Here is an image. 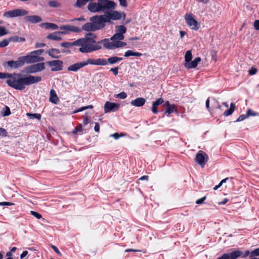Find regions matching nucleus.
<instances>
[{
	"label": "nucleus",
	"instance_id": "obj_1",
	"mask_svg": "<svg viewBox=\"0 0 259 259\" xmlns=\"http://www.w3.org/2000/svg\"><path fill=\"white\" fill-rule=\"evenodd\" d=\"M117 5L114 1L109 0H98L97 2H91L88 6V10L92 13L102 12L104 15L100 16H125L124 13L115 10Z\"/></svg>",
	"mask_w": 259,
	"mask_h": 259
},
{
	"label": "nucleus",
	"instance_id": "obj_2",
	"mask_svg": "<svg viewBox=\"0 0 259 259\" xmlns=\"http://www.w3.org/2000/svg\"><path fill=\"white\" fill-rule=\"evenodd\" d=\"M21 75L19 73H14L12 75L10 79L6 80V82L14 89L23 90L25 88L26 85L36 83L41 80V77L40 76L29 75L25 77H21Z\"/></svg>",
	"mask_w": 259,
	"mask_h": 259
},
{
	"label": "nucleus",
	"instance_id": "obj_3",
	"mask_svg": "<svg viewBox=\"0 0 259 259\" xmlns=\"http://www.w3.org/2000/svg\"><path fill=\"white\" fill-rule=\"evenodd\" d=\"M96 35L92 33L86 34L84 38L78 39V46H80L79 51L82 53H88L100 50L102 46L100 42L95 40Z\"/></svg>",
	"mask_w": 259,
	"mask_h": 259
},
{
	"label": "nucleus",
	"instance_id": "obj_4",
	"mask_svg": "<svg viewBox=\"0 0 259 259\" xmlns=\"http://www.w3.org/2000/svg\"><path fill=\"white\" fill-rule=\"evenodd\" d=\"M121 18H122L121 23L123 25H126L131 21L128 17H91L90 21L93 22L95 30H97L103 28L106 22H110L111 20H120Z\"/></svg>",
	"mask_w": 259,
	"mask_h": 259
},
{
	"label": "nucleus",
	"instance_id": "obj_5",
	"mask_svg": "<svg viewBox=\"0 0 259 259\" xmlns=\"http://www.w3.org/2000/svg\"><path fill=\"white\" fill-rule=\"evenodd\" d=\"M106 62L105 60L100 59H93L89 58L85 61L77 62L73 64L70 65L67 68V70L69 71L77 72L80 69L84 67L88 64L92 65H104L106 64Z\"/></svg>",
	"mask_w": 259,
	"mask_h": 259
},
{
	"label": "nucleus",
	"instance_id": "obj_6",
	"mask_svg": "<svg viewBox=\"0 0 259 259\" xmlns=\"http://www.w3.org/2000/svg\"><path fill=\"white\" fill-rule=\"evenodd\" d=\"M25 62L28 63L27 56L20 57L16 61H8L5 63L10 67L16 69L23 66Z\"/></svg>",
	"mask_w": 259,
	"mask_h": 259
},
{
	"label": "nucleus",
	"instance_id": "obj_7",
	"mask_svg": "<svg viewBox=\"0 0 259 259\" xmlns=\"http://www.w3.org/2000/svg\"><path fill=\"white\" fill-rule=\"evenodd\" d=\"M45 69L44 63H39L26 67L24 70L26 73L31 74L42 71Z\"/></svg>",
	"mask_w": 259,
	"mask_h": 259
},
{
	"label": "nucleus",
	"instance_id": "obj_8",
	"mask_svg": "<svg viewBox=\"0 0 259 259\" xmlns=\"http://www.w3.org/2000/svg\"><path fill=\"white\" fill-rule=\"evenodd\" d=\"M48 66L52 67L51 71L53 72L61 71L63 69V62L60 60H54L46 62Z\"/></svg>",
	"mask_w": 259,
	"mask_h": 259
},
{
	"label": "nucleus",
	"instance_id": "obj_9",
	"mask_svg": "<svg viewBox=\"0 0 259 259\" xmlns=\"http://www.w3.org/2000/svg\"><path fill=\"white\" fill-rule=\"evenodd\" d=\"M195 161L202 167H203L208 160V156L203 151H199L195 157Z\"/></svg>",
	"mask_w": 259,
	"mask_h": 259
},
{
	"label": "nucleus",
	"instance_id": "obj_10",
	"mask_svg": "<svg viewBox=\"0 0 259 259\" xmlns=\"http://www.w3.org/2000/svg\"><path fill=\"white\" fill-rule=\"evenodd\" d=\"M29 13L24 9H17L12 11L6 12L3 16H23L27 15Z\"/></svg>",
	"mask_w": 259,
	"mask_h": 259
},
{
	"label": "nucleus",
	"instance_id": "obj_11",
	"mask_svg": "<svg viewBox=\"0 0 259 259\" xmlns=\"http://www.w3.org/2000/svg\"><path fill=\"white\" fill-rule=\"evenodd\" d=\"M119 107V104L107 101L104 105V112L105 113L111 112H115L118 110Z\"/></svg>",
	"mask_w": 259,
	"mask_h": 259
},
{
	"label": "nucleus",
	"instance_id": "obj_12",
	"mask_svg": "<svg viewBox=\"0 0 259 259\" xmlns=\"http://www.w3.org/2000/svg\"><path fill=\"white\" fill-rule=\"evenodd\" d=\"M60 29L62 30L61 33L62 34H66L68 31L73 32H80L81 31V29L80 28L71 25L61 26L60 27Z\"/></svg>",
	"mask_w": 259,
	"mask_h": 259
},
{
	"label": "nucleus",
	"instance_id": "obj_13",
	"mask_svg": "<svg viewBox=\"0 0 259 259\" xmlns=\"http://www.w3.org/2000/svg\"><path fill=\"white\" fill-rule=\"evenodd\" d=\"M188 25L192 29L197 30L200 27L199 23L196 21L194 17H185Z\"/></svg>",
	"mask_w": 259,
	"mask_h": 259
},
{
	"label": "nucleus",
	"instance_id": "obj_14",
	"mask_svg": "<svg viewBox=\"0 0 259 259\" xmlns=\"http://www.w3.org/2000/svg\"><path fill=\"white\" fill-rule=\"evenodd\" d=\"M98 59L100 60H105L106 62V64L104 65H100L101 66H105L108 64V63L110 64H114L117 63L119 61H120L123 60L122 58L121 57H118L116 56H112L111 57H109V58L106 60V59H101V58H98Z\"/></svg>",
	"mask_w": 259,
	"mask_h": 259
},
{
	"label": "nucleus",
	"instance_id": "obj_15",
	"mask_svg": "<svg viewBox=\"0 0 259 259\" xmlns=\"http://www.w3.org/2000/svg\"><path fill=\"white\" fill-rule=\"evenodd\" d=\"M146 102L144 98L139 97L131 102V104L135 107H142Z\"/></svg>",
	"mask_w": 259,
	"mask_h": 259
},
{
	"label": "nucleus",
	"instance_id": "obj_16",
	"mask_svg": "<svg viewBox=\"0 0 259 259\" xmlns=\"http://www.w3.org/2000/svg\"><path fill=\"white\" fill-rule=\"evenodd\" d=\"M98 42H100V46H101V44H103L104 47L106 49H114V42H110L109 41L108 39L105 38L100 41H99Z\"/></svg>",
	"mask_w": 259,
	"mask_h": 259
},
{
	"label": "nucleus",
	"instance_id": "obj_17",
	"mask_svg": "<svg viewBox=\"0 0 259 259\" xmlns=\"http://www.w3.org/2000/svg\"><path fill=\"white\" fill-rule=\"evenodd\" d=\"M201 61V58L200 57H196L195 59L190 61L189 63H185V66L186 68H195L199 62Z\"/></svg>",
	"mask_w": 259,
	"mask_h": 259
},
{
	"label": "nucleus",
	"instance_id": "obj_18",
	"mask_svg": "<svg viewBox=\"0 0 259 259\" xmlns=\"http://www.w3.org/2000/svg\"><path fill=\"white\" fill-rule=\"evenodd\" d=\"M27 58L28 59V63L43 61L45 60L44 58L42 57L35 55H28L27 56Z\"/></svg>",
	"mask_w": 259,
	"mask_h": 259
},
{
	"label": "nucleus",
	"instance_id": "obj_19",
	"mask_svg": "<svg viewBox=\"0 0 259 259\" xmlns=\"http://www.w3.org/2000/svg\"><path fill=\"white\" fill-rule=\"evenodd\" d=\"M165 113L170 114L177 110L176 106L174 104H170L168 101H166L165 103Z\"/></svg>",
	"mask_w": 259,
	"mask_h": 259
},
{
	"label": "nucleus",
	"instance_id": "obj_20",
	"mask_svg": "<svg viewBox=\"0 0 259 259\" xmlns=\"http://www.w3.org/2000/svg\"><path fill=\"white\" fill-rule=\"evenodd\" d=\"M50 95V101L55 104H57L59 102V99L54 90L52 89L51 90Z\"/></svg>",
	"mask_w": 259,
	"mask_h": 259
},
{
	"label": "nucleus",
	"instance_id": "obj_21",
	"mask_svg": "<svg viewBox=\"0 0 259 259\" xmlns=\"http://www.w3.org/2000/svg\"><path fill=\"white\" fill-rule=\"evenodd\" d=\"M61 33L59 31L54 32L49 34L47 38L49 39L54 40H60L62 39V37L61 36Z\"/></svg>",
	"mask_w": 259,
	"mask_h": 259
},
{
	"label": "nucleus",
	"instance_id": "obj_22",
	"mask_svg": "<svg viewBox=\"0 0 259 259\" xmlns=\"http://www.w3.org/2000/svg\"><path fill=\"white\" fill-rule=\"evenodd\" d=\"M60 53V51L57 49H50L48 53L49 55L53 58L58 59L60 58V56L58 55Z\"/></svg>",
	"mask_w": 259,
	"mask_h": 259
},
{
	"label": "nucleus",
	"instance_id": "obj_23",
	"mask_svg": "<svg viewBox=\"0 0 259 259\" xmlns=\"http://www.w3.org/2000/svg\"><path fill=\"white\" fill-rule=\"evenodd\" d=\"M41 27L45 28L46 29H49L51 30H56L58 28V26L54 24L51 23H44L40 24Z\"/></svg>",
	"mask_w": 259,
	"mask_h": 259
},
{
	"label": "nucleus",
	"instance_id": "obj_24",
	"mask_svg": "<svg viewBox=\"0 0 259 259\" xmlns=\"http://www.w3.org/2000/svg\"><path fill=\"white\" fill-rule=\"evenodd\" d=\"M81 30H83L85 31H96L94 26H93V24L92 22L90 23H87L84 24L82 26Z\"/></svg>",
	"mask_w": 259,
	"mask_h": 259
},
{
	"label": "nucleus",
	"instance_id": "obj_25",
	"mask_svg": "<svg viewBox=\"0 0 259 259\" xmlns=\"http://www.w3.org/2000/svg\"><path fill=\"white\" fill-rule=\"evenodd\" d=\"M78 39H77L76 40H75L73 42H63L60 44V45L62 47L69 48L72 46H78Z\"/></svg>",
	"mask_w": 259,
	"mask_h": 259
},
{
	"label": "nucleus",
	"instance_id": "obj_26",
	"mask_svg": "<svg viewBox=\"0 0 259 259\" xmlns=\"http://www.w3.org/2000/svg\"><path fill=\"white\" fill-rule=\"evenodd\" d=\"M242 252L240 250H235L230 253H228L229 259H236L241 255Z\"/></svg>",
	"mask_w": 259,
	"mask_h": 259
},
{
	"label": "nucleus",
	"instance_id": "obj_27",
	"mask_svg": "<svg viewBox=\"0 0 259 259\" xmlns=\"http://www.w3.org/2000/svg\"><path fill=\"white\" fill-rule=\"evenodd\" d=\"M142 56V54L139 52H134L132 50H128L125 52L124 56L125 57H128L130 56H136L140 57Z\"/></svg>",
	"mask_w": 259,
	"mask_h": 259
},
{
	"label": "nucleus",
	"instance_id": "obj_28",
	"mask_svg": "<svg viewBox=\"0 0 259 259\" xmlns=\"http://www.w3.org/2000/svg\"><path fill=\"white\" fill-rule=\"evenodd\" d=\"M126 31V28L123 25L115 26V32L123 35Z\"/></svg>",
	"mask_w": 259,
	"mask_h": 259
},
{
	"label": "nucleus",
	"instance_id": "obj_29",
	"mask_svg": "<svg viewBox=\"0 0 259 259\" xmlns=\"http://www.w3.org/2000/svg\"><path fill=\"white\" fill-rule=\"evenodd\" d=\"M235 108V104L233 103H231L230 104V107L229 109L227 110L224 112V115L227 116L231 115L234 111Z\"/></svg>",
	"mask_w": 259,
	"mask_h": 259
},
{
	"label": "nucleus",
	"instance_id": "obj_30",
	"mask_svg": "<svg viewBox=\"0 0 259 259\" xmlns=\"http://www.w3.org/2000/svg\"><path fill=\"white\" fill-rule=\"evenodd\" d=\"M26 22L31 23H36L41 21V17H25Z\"/></svg>",
	"mask_w": 259,
	"mask_h": 259
},
{
	"label": "nucleus",
	"instance_id": "obj_31",
	"mask_svg": "<svg viewBox=\"0 0 259 259\" xmlns=\"http://www.w3.org/2000/svg\"><path fill=\"white\" fill-rule=\"evenodd\" d=\"M111 40L114 41V42L116 41V40H121L124 39L123 35L116 32L111 37Z\"/></svg>",
	"mask_w": 259,
	"mask_h": 259
},
{
	"label": "nucleus",
	"instance_id": "obj_32",
	"mask_svg": "<svg viewBox=\"0 0 259 259\" xmlns=\"http://www.w3.org/2000/svg\"><path fill=\"white\" fill-rule=\"evenodd\" d=\"M10 41L13 42H24L25 41V38L24 37H19L18 36H15L10 37Z\"/></svg>",
	"mask_w": 259,
	"mask_h": 259
},
{
	"label": "nucleus",
	"instance_id": "obj_33",
	"mask_svg": "<svg viewBox=\"0 0 259 259\" xmlns=\"http://www.w3.org/2000/svg\"><path fill=\"white\" fill-rule=\"evenodd\" d=\"M87 0H77L74 4V7L76 8H81L83 7L87 3Z\"/></svg>",
	"mask_w": 259,
	"mask_h": 259
},
{
	"label": "nucleus",
	"instance_id": "obj_34",
	"mask_svg": "<svg viewBox=\"0 0 259 259\" xmlns=\"http://www.w3.org/2000/svg\"><path fill=\"white\" fill-rule=\"evenodd\" d=\"M192 58V56L191 51L190 50L187 51L185 56V60L186 62L185 63H189L191 61Z\"/></svg>",
	"mask_w": 259,
	"mask_h": 259
},
{
	"label": "nucleus",
	"instance_id": "obj_35",
	"mask_svg": "<svg viewBox=\"0 0 259 259\" xmlns=\"http://www.w3.org/2000/svg\"><path fill=\"white\" fill-rule=\"evenodd\" d=\"M27 116L30 118V119L36 118L40 120L41 118V115L39 113H27Z\"/></svg>",
	"mask_w": 259,
	"mask_h": 259
},
{
	"label": "nucleus",
	"instance_id": "obj_36",
	"mask_svg": "<svg viewBox=\"0 0 259 259\" xmlns=\"http://www.w3.org/2000/svg\"><path fill=\"white\" fill-rule=\"evenodd\" d=\"M114 97L116 98H119L121 99H124L127 97V94L126 93L122 92L118 94H115Z\"/></svg>",
	"mask_w": 259,
	"mask_h": 259
},
{
	"label": "nucleus",
	"instance_id": "obj_37",
	"mask_svg": "<svg viewBox=\"0 0 259 259\" xmlns=\"http://www.w3.org/2000/svg\"><path fill=\"white\" fill-rule=\"evenodd\" d=\"M126 43L121 41H116L114 42V49L124 47Z\"/></svg>",
	"mask_w": 259,
	"mask_h": 259
},
{
	"label": "nucleus",
	"instance_id": "obj_38",
	"mask_svg": "<svg viewBox=\"0 0 259 259\" xmlns=\"http://www.w3.org/2000/svg\"><path fill=\"white\" fill-rule=\"evenodd\" d=\"M92 108H93V106L92 105H89V106L82 107L78 109L77 110H75L73 112V113H77V112H80V111H82L83 110H85V109H92Z\"/></svg>",
	"mask_w": 259,
	"mask_h": 259
},
{
	"label": "nucleus",
	"instance_id": "obj_39",
	"mask_svg": "<svg viewBox=\"0 0 259 259\" xmlns=\"http://www.w3.org/2000/svg\"><path fill=\"white\" fill-rule=\"evenodd\" d=\"M10 42V38L5 39L0 41V48H4L7 46Z\"/></svg>",
	"mask_w": 259,
	"mask_h": 259
},
{
	"label": "nucleus",
	"instance_id": "obj_40",
	"mask_svg": "<svg viewBox=\"0 0 259 259\" xmlns=\"http://www.w3.org/2000/svg\"><path fill=\"white\" fill-rule=\"evenodd\" d=\"M12 74L8 73L0 72V78L4 79L7 78L8 79H10L12 77Z\"/></svg>",
	"mask_w": 259,
	"mask_h": 259
},
{
	"label": "nucleus",
	"instance_id": "obj_41",
	"mask_svg": "<svg viewBox=\"0 0 259 259\" xmlns=\"http://www.w3.org/2000/svg\"><path fill=\"white\" fill-rule=\"evenodd\" d=\"M246 114L247 115V117H249L250 116H257L258 115V113L255 112L253 111H252L251 109H248L246 111Z\"/></svg>",
	"mask_w": 259,
	"mask_h": 259
},
{
	"label": "nucleus",
	"instance_id": "obj_42",
	"mask_svg": "<svg viewBox=\"0 0 259 259\" xmlns=\"http://www.w3.org/2000/svg\"><path fill=\"white\" fill-rule=\"evenodd\" d=\"M4 109V112L3 113L4 116H8L11 114L10 109L8 106H5Z\"/></svg>",
	"mask_w": 259,
	"mask_h": 259
},
{
	"label": "nucleus",
	"instance_id": "obj_43",
	"mask_svg": "<svg viewBox=\"0 0 259 259\" xmlns=\"http://www.w3.org/2000/svg\"><path fill=\"white\" fill-rule=\"evenodd\" d=\"M30 213L37 219H40L42 218V215L37 212L31 210L30 211Z\"/></svg>",
	"mask_w": 259,
	"mask_h": 259
},
{
	"label": "nucleus",
	"instance_id": "obj_44",
	"mask_svg": "<svg viewBox=\"0 0 259 259\" xmlns=\"http://www.w3.org/2000/svg\"><path fill=\"white\" fill-rule=\"evenodd\" d=\"M8 33V31L5 27L0 26V36H4Z\"/></svg>",
	"mask_w": 259,
	"mask_h": 259
},
{
	"label": "nucleus",
	"instance_id": "obj_45",
	"mask_svg": "<svg viewBox=\"0 0 259 259\" xmlns=\"http://www.w3.org/2000/svg\"><path fill=\"white\" fill-rule=\"evenodd\" d=\"M124 136V134H122L121 133L120 135L117 133H114L113 134H111L110 135L111 137H113L115 140H117L118 139H119L120 137H123Z\"/></svg>",
	"mask_w": 259,
	"mask_h": 259
},
{
	"label": "nucleus",
	"instance_id": "obj_46",
	"mask_svg": "<svg viewBox=\"0 0 259 259\" xmlns=\"http://www.w3.org/2000/svg\"><path fill=\"white\" fill-rule=\"evenodd\" d=\"M44 50H43V49L34 51H32V52H31L30 55H40L44 52Z\"/></svg>",
	"mask_w": 259,
	"mask_h": 259
},
{
	"label": "nucleus",
	"instance_id": "obj_47",
	"mask_svg": "<svg viewBox=\"0 0 259 259\" xmlns=\"http://www.w3.org/2000/svg\"><path fill=\"white\" fill-rule=\"evenodd\" d=\"M49 5L51 7H57L59 6V4L57 1H51L49 2Z\"/></svg>",
	"mask_w": 259,
	"mask_h": 259
},
{
	"label": "nucleus",
	"instance_id": "obj_48",
	"mask_svg": "<svg viewBox=\"0 0 259 259\" xmlns=\"http://www.w3.org/2000/svg\"><path fill=\"white\" fill-rule=\"evenodd\" d=\"M7 132L6 129L1 127L0 128V136L6 137L7 136Z\"/></svg>",
	"mask_w": 259,
	"mask_h": 259
},
{
	"label": "nucleus",
	"instance_id": "obj_49",
	"mask_svg": "<svg viewBox=\"0 0 259 259\" xmlns=\"http://www.w3.org/2000/svg\"><path fill=\"white\" fill-rule=\"evenodd\" d=\"M257 69L254 67H251L248 71L249 74L250 75H252L256 74L257 73Z\"/></svg>",
	"mask_w": 259,
	"mask_h": 259
},
{
	"label": "nucleus",
	"instance_id": "obj_50",
	"mask_svg": "<svg viewBox=\"0 0 259 259\" xmlns=\"http://www.w3.org/2000/svg\"><path fill=\"white\" fill-rule=\"evenodd\" d=\"M247 117H247V114H241V115L239 116L238 118L237 119V121H243L244 119H245L246 118H247Z\"/></svg>",
	"mask_w": 259,
	"mask_h": 259
},
{
	"label": "nucleus",
	"instance_id": "obj_51",
	"mask_svg": "<svg viewBox=\"0 0 259 259\" xmlns=\"http://www.w3.org/2000/svg\"><path fill=\"white\" fill-rule=\"evenodd\" d=\"M51 247L54 250V251L57 253L58 254V255L61 256V253L60 252V251L59 250V249L57 248V247L56 246H55V245H52L51 244Z\"/></svg>",
	"mask_w": 259,
	"mask_h": 259
},
{
	"label": "nucleus",
	"instance_id": "obj_52",
	"mask_svg": "<svg viewBox=\"0 0 259 259\" xmlns=\"http://www.w3.org/2000/svg\"><path fill=\"white\" fill-rule=\"evenodd\" d=\"M163 102V100L162 98H159L158 100H157L155 102H154L153 103H154L155 105L158 106L162 104Z\"/></svg>",
	"mask_w": 259,
	"mask_h": 259
},
{
	"label": "nucleus",
	"instance_id": "obj_53",
	"mask_svg": "<svg viewBox=\"0 0 259 259\" xmlns=\"http://www.w3.org/2000/svg\"><path fill=\"white\" fill-rule=\"evenodd\" d=\"M118 70H119V67H116L114 68H111L110 70V71L112 72L114 75H117L118 73Z\"/></svg>",
	"mask_w": 259,
	"mask_h": 259
},
{
	"label": "nucleus",
	"instance_id": "obj_54",
	"mask_svg": "<svg viewBox=\"0 0 259 259\" xmlns=\"http://www.w3.org/2000/svg\"><path fill=\"white\" fill-rule=\"evenodd\" d=\"M72 22H84L85 19L83 17H78L71 20Z\"/></svg>",
	"mask_w": 259,
	"mask_h": 259
},
{
	"label": "nucleus",
	"instance_id": "obj_55",
	"mask_svg": "<svg viewBox=\"0 0 259 259\" xmlns=\"http://www.w3.org/2000/svg\"><path fill=\"white\" fill-rule=\"evenodd\" d=\"M157 107V106L155 105V104L154 103L152 104V111L154 114H155L158 113Z\"/></svg>",
	"mask_w": 259,
	"mask_h": 259
},
{
	"label": "nucleus",
	"instance_id": "obj_56",
	"mask_svg": "<svg viewBox=\"0 0 259 259\" xmlns=\"http://www.w3.org/2000/svg\"><path fill=\"white\" fill-rule=\"evenodd\" d=\"M206 196H204L202 198L199 199L196 201V203L198 204H202L204 202V201L206 199Z\"/></svg>",
	"mask_w": 259,
	"mask_h": 259
},
{
	"label": "nucleus",
	"instance_id": "obj_57",
	"mask_svg": "<svg viewBox=\"0 0 259 259\" xmlns=\"http://www.w3.org/2000/svg\"><path fill=\"white\" fill-rule=\"evenodd\" d=\"M217 259H229L228 253H224L220 257H218Z\"/></svg>",
	"mask_w": 259,
	"mask_h": 259
},
{
	"label": "nucleus",
	"instance_id": "obj_58",
	"mask_svg": "<svg viewBox=\"0 0 259 259\" xmlns=\"http://www.w3.org/2000/svg\"><path fill=\"white\" fill-rule=\"evenodd\" d=\"M90 121L87 117V115L85 114V116L83 118V123L84 125H87L89 123Z\"/></svg>",
	"mask_w": 259,
	"mask_h": 259
},
{
	"label": "nucleus",
	"instance_id": "obj_59",
	"mask_svg": "<svg viewBox=\"0 0 259 259\" xmlns=\"http://www.w3.org/2000/svg\"><path fill=\"white\" fill-rule=\"evenodd\" d=\"M119 3H120V5L121 6H122V7H126L127 6V3H126V0H118Z\"/></svg>",
	"mask_w": 259,
	"mask_h": 259
},
{
	"label": "nucleus",
	"instance_id": "obj_60",
	"mask_svg": "<svg viewBox=\"0 0 259 259\" xmlns=\"http://www.w3.org/2000/svg\"><path fill=\"white\" fill-rule=\"evenodd\" d=\"M94 130L96 132H99L100 131V125L98 122H95Z\"/></svg>",
	"mask_w": 259,
	"mask_h": 259
},
{
	"label": "nucleus",
	"instance_id": "obj_61",
	"mask_svg": "<svg viewBox=\"0 0 259 259\" xmlns=\"http://www.w3.org/2000/svg\"><path fill=\"white\" fill-rule=\"evenodd\" d=\"M254 26L255 29L259 30V20H256L254 22Z\"/></svg>",
	"mask_w": 259,
	"mask_h": 259
},
{
	"label": "nucleus",
	"instance_id": "obj_62",
	"mask_svg": "<svg viewBox=\"0 0 259 259\" xmlns=\"http://www.w3.org/2000/svg\"><path fill=\"white\" fill-rule=\"evenodd\" d=\"M45 46H46L45 44L37 42L35 44V47L36 48H38L45 47Z\"/></svg>",
	"mask_w": 259,
	"mask_h": 259
},
{
	"label": "nucleus",
	"instance_id": "obj_63",
	"mask_svg": "<svg viewBox=\"0 0 259 259\" xmlns=\"http://www.w3.org/2000/svg\"><path fill=\"white\" fill-rule=\"evenodd\" d=\"M13 204V203H10V202H0V206H2V205L10 206V205H12Z\"/></svg>",
	"mask_w": 259,
	"mask_h": 259
},
{
	"label": "nucleus",
	"instance_id": "obj_64",
	"mask_svg": "<svg viewBox=\"0 0 259 259\" xmlns=\"http://www.w3.org/2000/svg\"><path fill=\"white\" fill-rule=\"evenodd\" d=\"M28 254L27 251H24L20 255L21 258H24Z\"/></svg>",
	"mask_w": 259,
	"mask_h": 259
}]
</instances>
